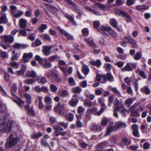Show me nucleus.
I'll use <instances>...</instances> for the list:
<instances>
[{"instance_id": "27", "label": "nucleus", "mask_w": 151, "mask_h": 151, "mask_svg": "<svg viewBox=\"0 0 151 151\" xmlns=\"http://www.w3.org/2000/svg\"><path fill=\"white\" fill-rule=\"evenodd\" d=\"M73 3L75 4V5H73L71 4L73 6V7L72 8L73 10H74L75 12L77 13L79 15H81L83 14V12L79 9L77 8V5L73 2Z\"/></svg>"}, {"instance_id": "21", "label": "nucleus", "mask_w": 151, "mask_h": 151, "mask_svg": "<svg viewBox=\"0 0 151 151\" xmlns=\"http://www.w3.org/2000/svg\"><path fill=\"white\" fill-rule=\"evenodd\" d=\"M27 20L21 18L19 20V24L22 28H26L27 24Z\"/></svg>"}, {"instance_id": "54", "label": "nucleus", "mask_w": 151, "mask_h": 151, "mask_svg": "<svg viewBox=\"0 0 151 151\" xmlns=\"http://www.w3.org/2000/svg\"><path fill=\"white\" fill-rule=\"evenodd\" d=\"M115 12L116 15L122 16L123 14H124L125 12L120 9H117L115 10Z\"/></svg>"}, {"instance_id": "22", "label": "nucleus", "mask_w": 151, "mask_h": 151, "mask_svg": "<svg viewBox=\"0 0 151 151\" xmlns=\"http://www.w3.org/2000/svg\"><path fill=\"white\" fill-rule=\"evenodd\" d=\"M37 76L36 73L33 70L27 71L26 74V76L27 77L34 78Z\"/></svg>"}, {"instance_id": "46", "label": "nucleus", "mask_w": 151, "mask_h": 151, "mask_svg": "<svg viewBox=\"0 0 151 151\" xmlns=\"http://www.w3.org/2000/svg\"><path fill=\"white\" fill-rule=\"evenodd\" d=\"M35 81L34 79L30 78L24 80V83L27 84H31L34 83Z\"/></svg>"}, {"instance_id": "23", "label": "nucleus", "mask_w": 151, "mask_h": 151, "mask_svg": "<svg viewBox=\"0 0 151 151\" xmlns=\"http://www.w3.org/2000/svg\"><path fill=\"white\" fill-rule=\"evenodd\" d=\"M139 109H137L136 110H133L128 111V112H131V116L138 117L140 116V114L139 113Z\"/></svg>"}, {"instance_id": "25", "label": "nucleus", "mask_w": 151, "mask_h": 151, "mask_svg": "<svg viewBox=\"0 0 151 151\" xmlns=\"http://www.w3.org/2000/svg\"><path fill=\"white\" fill-rule=\"evenodd\" d=\"M89 68L86 65H84L82 66V71L85 76L87 75L89 72Z\"/></svg>"}, {"instance_id": "5", "label": "nucleus", "mask_w": 151, "mask_h": 151, "mask_svg": "<svg viewBox=\"0 0 151 151\" xmlns=\"http://www.w3.org/2000/svg\"><path fill=\"white\" fill-rule=\"evenodd\" d=\"M105 106L104 104L102 105L101 108L99 111H97V109L96 107H93L91 109H90L91 111V113L93 114L100 116L104 112V110L105 109Z\"/></svg>"}, {"instance_id": "33", "label": "nucleus", "mask_w": 151, "mask_h": 151, "mask_svg": "<svg viewBox=\"0 0 151 151\" xmlns=\"http://www.w3.org/2000/svg\"><path fill=\"white\" fill-rule=\"evenodd\" d=\"M23 11L19 10L17 11V13H15V12H14V13L12 14L14 17L17 18L21 16L23 14Z\"/></svg>"}, {"instance_id": "18", "label": "nucleus", "mask_w": 151, "mask_h": 151, "mask_svg": "<svg viewBox=\"0 0 151 151\" xmlns=\"http://www.w3.org/2000/svg\"><path fill=\"white\" fill-rule=\"evenodd\" d=\"M7 21L8 20L6 14L0 12V24L6 23Z\"/></svg>"}, {"instance_id": "24", "label": "nucleus", "mask_w": 151, "mask_h": 151, "mask_svg": "<svg viewBox=\"0 0 151 151\" xmlns=\"http://www.w3.org/2000/svg\"><path fill=\"white\" fill-rule=\"evenodd\" d=\"M90 64L94 66H96L97 67H99L101 65V62L100 60L99 59L96 61H91L90 62Z\"/></svg>"}, {"instance_id": "3", "label": "nucleus", "mask_w": 151, "mask_h": 151, "mask_svg": "<svg viewBox=\"0 0 151 151\" xmlns=\"http://www.w3.org/2000/svg\"><path fill=\"white\" fill-rule=\"evenodd\" d=\"M97 31L101 33L102 34L106 36L109 35L108 33L110 34L111 35L114 37L116 36V34L112 29H97Z\"/></svg>"}, {"instance_id": "35", "label": "nucleus", "mask_w": 151, "mask_h": 151, "mask_svg": "<svg viewBox=\"0 0 151 151\" xmlns=\"http://www.w3.org/2000/svg\"><path fill=\"white\" fill-rule=\"evenodd\" d=\"M102 129V128L99 125L94 124L91 128V129L94 130L96 132H99Z\"/></svg>"}, {"instance_id": "50", "label": "nucleus", "mask_w": 151, "mask_h": 151, "mask_svg": "<svg viewBox=\"0 0 151 151\" xmlns=\"http://www.w3.org/2000/svg\"><path fill=\"white\" fill-rule=\"evenodd\" d=\"M110 23L113 27L116 28L117 27V22L115 19H112L110 20Z\"/></svg>"}, {"instance_id": "30", "label": "nucleus", "mask_w": 151, "mask_h": 151, "mask_svg": "<svg viewBox=\"0 0 151 151\" xmlns=\"http://www.w3.org/2000/svg\"><path fill=\"white\" fill-rule=\"evenodd\" d=\"M42 42L39 38L37 39L35 41V43H33L32 44V47H35L39 46L42 45Z\"/></svg>"}, {"instance_id": "10", "label": "nucleus", "mask_w": 151, "mask_h": 151, "mask_svg": "<svg viewBox=\"0 0 151 151\" xmlns=\"http://www.w3.org/2000/svg\"><path fill=\"white\" fill-rule=\"evenodd\" d=\"M53 46L51 45L49 46H44L42 47V51L43 54L45 56L49 55L51 53L50 50L52 48Z\"/></svg>"}, {"instance_id": "19", "label": "nucleus", "mask_w": 151, "mask_h": 151, "mask_svg": "<svg viewBox=\"0 0 151 151\" xmlns=\"http://www.w3.org/2000/svg\"><path fill=\"white\" fill-rule=\"evenodd\" d=\"M133 69L131 67V63H128L126 65L121 68V70L123 72L131 71L133 70Z\"/></svg>"}, {"instance_id": "38", "label": "nucleus", "mask_w": 151, "mask_h": 151, "mask_svg": "<svg viewBox=\"0 0 151 151\" xmlns=\"http://www.w3.org/2000/svg\"><path fill=\"white\" fill-rule=\"evenodd\" d=\"M122 17H124L126 21L127 22H129L131 21L132 20L131 17L125 12L123 14V15Z\"/></svg>"}, {"instance_id": "26", "label": "nucleus", "mask_w": 151, "mask_h": 151, "mask_svg": "<svg viewBox=\"0 0 151 151\" xmlns=\"http://www.w3.org/2000/svg\"><path fill=\"white\" fill-rule=\"evenodd\" d=\"M140 91L144 93L149 95L150 94V90L149 88L147 86H144L143 88H142Z\"/></svg>"}, {"instance_id": "28", "label": "nucleus", "mask_w": 151, "mask_h": 151, "mask_svg": "<svg viewBox=\"0 0 151 151\" xmlns=\"http://www.w3.org/2000/svg\"><path fill=\"white\" fill-rule=\"evenodd\" d=\"M65 17L71 21L72 24L74 26L77 25V24L74 20V18L73 16H71L68 14H66L65 15Z\"/></svg>"}, {"instance_id": "63", "label": "nucleus", "mask_w": 151, "mask_h": 151, "mask_svg": "<svg viewBox=\"0 0 151 151\" xmlns=\"http://www.w3.org/2000/svg\"><path fill=\"white\" fill-rule=\"evenodd\" d=\"M104 68H106L107 70H109L111 69V65L110 63H105L104 65Z\"/></svg>"}, {"instance_id": "61", "label": "nucleus", "mask_w": 151, "mask_h": 151, "mask_svg": "<svg viewBox=\"0 0 151 151\" xmlns=\"http://www.w3.org/2000/svg\"><path fill=\"white\" fill-rule=\"evenodd\" d=\"M4 76L5 80L6 81H9L10 75L8 73L5 72L4 74Z\"/></svg>"}, {"instance_id": "62", "label": "nucleus", "mask_w": 151, "mask_h": 151, "mask_svg": "<svg viewBox=\"0 0 151 151\" xmlns=\"http://www.w3.org/2000/svg\"><path fill=\"white\" fill-rule=\"evenodd\" d=\"M122 142L124 144L127 143L128 144H130L131 143V141L129 140L127 138L124 137L122 139Z\"/></svg>"}, {"instance_id": "60", "label": "nucleus", "mask_w": 151, "mask_h": 151, "mask_svg": "<svg viewBox=\"0 0 151 151\" xmlns=\"http://www.w3.org/2000/svg\"><path fill=\"white\" fill-rule=\"evenodd\" d=\"M85 111V109H84L81 106H79L77 109V112L79 114H83V112Z\"/></svg>"}, {"instance_id": "55", "label": "nucleus", "mask_w": 151, "mask_h": 151, "mask_svg": "<svg viewBox=\"0 0 151 151\" xmlns=\"http://www.w3.org/2000/svg\"><path fill=\"white\" fill-rule=\"evenodd\" d=\"M53 128L55 130L60 132V131H62L63 130V128L61 126L57 125H55L53 126Z\"/></svg>"}, {"instance_id": "15", "label": "nucleus", "mask_w": 151, "mask_h": 151, "mask_svg": "<svg viewBox=\"0 0 151 151\" xmlns=\"http://www.w3.org/2000/svg\"><path fill=\"white\" fill-rule=\"evenodd\" d=\"M30 106L29 104H27L25 107L26 110L27 111L28 114L29 115L32 116H35V113L33 108H30Z\"/></svg>"}, {"instance_id": "41", "label": "nucleus", "mask_w": 151, "mask_h": 151, "mask_svg": "<svg viewBox=\"0 0 151 151\" xmlns=\"http://www.w3.org/2000/svg\"><path fill=\"white\" fill-rule=\"evenodd\" d=\"M127 126V124L123 122H119L117 126V129H121L122 128H125Z\"/></svg>"}, {"instance_id": "20", "label": "nucleus", "mask_w": 151, "mask_h": 151, "mask_svg": "<svg viewBox=\"0 0 151 151\" xmlns=\"http://www.w3.org/2000/svg\"><path fill=\"white\" fill-rule=\"evenodd\" d=\"M115 130V127L114 126H111L108 127L106 129V132L104 134L105 136L108 135H110L111 133Z\"/></svg>"}, {"instance_id": "52", "label": "nucleus", "mask_w": 151, "mask_h": 151, "mask_svg": "<svg viewBox=\"0 0 151 151\" xmlns=\"http://www.w3.org/2000/svg\"><path fill=\"white\" fill-rule=\"evenodd\" d=\"M50 88L51 91L53 93H55L58 90L56 86L53 84H51L50 85Z\"/></svg>"}, {"instance_id": "32", "label": "nucleus", "mask_w": 151, "mask_h": 151, "mask_svg": "<svg viewBox=\"0 0 151 151\" xmlns=\"http://www.w3.org/2000/svg\"><path fill=\"white\" fill-rule=\"evenodd\" d=\"M23 11L19 10L17 11V13H15V12H14V13L12 14L14 17L17 18L21 16L23 14Z\"/></svg>"}, {"instance_id": "34", "label": "nucleus", "mask_w": 151, "mask_h": 151, "mask_svg": "<svg viewBox=\"0 0 151 151\" xmlns=\"http://www.w3.org/2000/svg\"><path fill=\"white\" fill-rule=\"evenodd\" d=\"M72 91L73 93H78L81 92L82 89L80 87L77 86L73 88Z\"/></svg>"}, {"instance_id": "39", "label": "nucleus", "mask_w": 151, "mask_h": 151, "mask_svg": "<svg viewBox=\"0 0 151 151\" xmlns=\"http://www.w3.org/2000/svg\"><path fill=\"white\" fill-rule=\"evenodd\" d=\"M136 7V9L138 10H146L149 8V7L148 6L145 5L137 6Z\"/></svg>"}, {"instance_id": "16", "label": "nucleus", "mask_w": 151, "mask_h": 151, "mask_svg": "<svg viewBox=\"0 0 151 151\" xmlns=\"http://www.w3.org/2000/svg\"><path fill=\"white\" fill-rule=\"evenodd\" d=\"M33 54L31 53H29L28 54L25 53H24L22 58L24 62L25 63H27L28 62L29 60L27 58H30L32 57Z\"/></svg>"}, {"instance_id": "37", "label": "nucleus", "mask_w": 151, "mask_h": 151, "mask_svg": "<svg viewBox=\"0 0 151 151\" xmlns=\"http://www.w3.org/2000/svg\"><path fill=\"white\" fill-rule=\"evenodd\" d=\"M17 90V87L16 84H13L11 91V93L12 95L14 96H17L15 94Z\"/></svg>"}, {"instance_id": "4", "label": "nucleus", "mask_w": 151, "mask_h": 151, "mask_svg": "<svg viewBox=\"0 0 151 151\" xmlns=\"http://www.w3.org/2000/svg\"><path fill=\"white\" fill-rule=\"evenodd\" d=\"M79 97L76 94H74L72 96L71 99L69 101V104L71 107H75L79 102Z\"/></svg>"}, {"instance_id": "2", "label": "nucleus", "mask_w": 151, "mask_h": 151, "mask_svg": "<svg viewBox=\"0 0 151 151\" xmlns=\"http://www.w3.org/2000/svg\"><path fill=\"white\" fill-rule=\"evenodd\" d=\"M5 123L0 124V131L1 132L8 133L12 129L13 123L10 121H8L6 124Z\"/></svg>"}, {"instance_id": "53", "label": "nucleus", "mask_w": 151, "mask_h": 151, "mask_svg": "<svg viewBox=\"0 0 151 151\" xmlns=\"http://www.w3.org/2000/svg\"><path fill=\"white\" fill-rule=\"evenodd\" d=\"M35 59L37 61H39L40 64H42V62L44 60V59L41 58L39 55H36Z\"/></svg>"}, {"instance_id": "14", "label": "nucleus", "mask_w": 151, "mask_h": 151, "mask_svg": "<svg viewBox=\"0 0 151 151\" xmlns=\"http://www.w3.org/2000/svg\"><path fill=\"white\" fill-rule=\"evenodd\" d=\"M84 41L92 48H96L97 47L93 41L89 38H84Z\"/></svg>"}, {"instance_id": "47", "label": "nucleus", "mask_w": 151, "mask_h": 151, "mask_svg": "<svg viewBox=\"0 0 151 151\" xmlns=\"http://www.w3.org/2000/svg\"><path fill=\"white\" fill-rule=\"evenodd\" d=\"M24 96L27 99V102L29 104H30L32 102L31 96L29 94L26 93L24 95Z\"/></svg>"}, {"instance_id": "49", "label": "nucleus", "mask_w": 151, "mask_h": 151, "mask_svg": "<svg viewBox=\"0 0 151 151\" xmlns=\"http://www.w3.org/2000/svg\"><path fill=\"white\" fill-rule=\"evenodd\" d=\"M13 55L11 58V60L12 61H14L15 60H17L18 59V57L17 56L18 53L16 52L15 50L13 51Z\"/></svg>"}, {"instance_id": "56", "label": "nucleus", "mask_w": 151, "mask_h": 151, "mask_svg": "<svg viewBox=\"0 0 151 151\" xmlns=\"http://www.w3.org/2000/svg\"><path fill=\"white\" fill-rule=\"evenodd\" d=\"M68 82L69 84L71 86H74L76 85V83L73 78L70 77L68 79Z\"/></svg>"}, {"instance_id": "9", "label": "nucleus", "mask_w": 151, "mask_h": 151, "mask_svg": "<svg viewBox=\"0 0 151 151\" xmlns=\"http://www.w3.org/2000/svg\"><path fill=\"white\" fill-rule=\"evenodd\" d=\"M131 128L133 129L132 135L135 137H139L140 135L138 130V127L136 124H133L131 126Z\"/></svg>"}, {"instance_id": "57", "label": "nucleus", "mask_w": 151, "mask_h": 151, "mask_svg": "<svg viewBox=\"0 0 151 151\" xmlns=\"http://www.w3.org/2000/svg\"><path fill=\"white\" fill-rule=\"evenodd\" d=\"M109 121L108 119L107 118H103L101 122V125L103 126L106 125L108 124Z\"/></svg>"}, {"instance_id": "40", "label": "nucleus", "mask_w": 151, "mask_h": 151, "mask_svg": "<svg viewBox=\"0 0 151 151\" xmlns=\"http://www.w3.org/2000/svg\"><path fill=\"white\" fill-rule=\"evenodd\" d=\"M142 56V52H137L136 53L135 56L134 57V59L136 60H139L141 58Z\"/></svg>"}, {"instance_id": "58", "label": "nucleus", "mask_w": 151, "mask_h": 151, "mask_svg": "<svg viewBox=\"0 0 151 151\" xmlns=\"http://www.w3.org/2000/svg\"><path fill=\"white\" fill-rule=\"evenodd\" d=\"M41 145L45 147H50L47 142L44 139H42L41 141Z\"/></svg>"}, {"instance_id": "13", "label": "nucleus", "mask_w": 151, "mask_h": 151, "mask_svg": "<svg viewBox=\"0 0 151 151\" xmlns=\"http://www.w3.org/2000/svg\"><path fill=\"white\" fill-rule=\"evenodd\" d=\"M64 106L63 104L58 103L54 109V111L57 113L61 114L62 113V110L63 109Z\"/></svg>"}, {"instance_id": "31", "label": "nucleus", "mask_w": 151, "mask_h": 151, "mask_svg": "<svg viewBox=\"0 0 151 151\" xmlns=\"http://www.w3.org/2000/svg\"><path fill=\"white\" fill-rule=\"evenodd\" d=\"M135 72L136 73H138L139 76L145 79L146 78V76L144 71L141 70L140 69H138L137 70H135Z\"/></svg>"}, {"instance_id": "44", "label": "nucleus", "mask_w": 151, "mask_h": 151, "mask_svg": "<svg viewBox=\"0 0 151 151\" xmlns=\"http://www.w3.org/2000/svg\"><path fill=\"white\" fill-rule=\"evenodd\" d=\"M42 136V134L41 132H38L37 133L33 134L32 136L33 139H39L40 137Z\"/></svg>"}, {"instance_id": "7", "label": "nucleus", "mask_w": 151, "mask_h": 151, "mask_svg": "<svg viewBox=\"0 0 151 151\" xmlns=\"http://www.w3.org/2000/svg\"><path fill=\"white\" fill-rule=\"evenodd\" d=\"M102 77L104 79V83H106L107 81L112 82L114 81V77L110 72L107 73L106 75L103 74Z\"/></svg>"}, {"instance_id": "36", "label": "nucleus", "mask_w": 151, "mask_h": 151, "mask_svg": "<svg viewBox=\"0 0 151 151\" xmlns=\"http://www.w3.org/2000/svg\"><path fill=\"white\" fill-rule=\"evenodd\" d=\"M58 68L61 70V71L63 73L64 75L66 76H68V72L67 68L65 67L61 66H58Z\"/></svg>"}, {"instance_id": "48", "label": "nucleus", "mask_w": 151, "mask_h": 151, "mask_svg": "<svg viewBox=\"0 0 151 151\" xmlns=\"http://www.w3.org/2000/svg\"><path fill=\"white\" fill-rule=\"evenodd\" d=\"M60 96L63 97H66L69 96V93L67 90H62L60 93Z\"/></svg>"}, {"instance_id": "64", "label": "nucleus", "mask_w": 151, "mask_h": 151, "mask_svg": "<svg viewBox=\"0 0 151 151\" xmlns=\"http://www.w3.org/2000/svg\"><path fill=\"white\" fill-rule=\"evenodd\" d=\"M93 24L94 27L97 28L99 27L100 25V23L98 21H95L93 22Z\"/></svg>"}, {"instance_id": "29", "label": "nucleus", "mask_w": 151, "mask_h": 151, "mask_svg": "<svg viewBox=\"0 0 151 151\" xmlns=\"http://www.w3.org/2000/svg\"><path fill=\"white\" fill-rule=\"evenodd\" d=\"M84 104L85 106L89 107H92L93 105V103L92 101H89L86 99L84 100Z\"/></svg>"}, {"instance_id": "1", "label": "nucleus", "mask_w": 151, "mask_h": 151, "mask_svg": "<svg viewBox=\"0 0 151 151\" xmlns=\"http://www.w3.org/2000/svg\"><path fill=\"white\" fill-rule=\"evenodd\" d=\"M14 135L11 133L9 136V140L5 144L6 148H11L15 146L20 141V139L17 137H13Z\"/></svg>"}, {"instance_id": "43", "label": "nucleus", "mask_w": 151, "mask_h": 151, "mask_svg": "<svg viewBox=\"0 0 151 151\" xmlns=\"http://www.w3.org/2000/svg\"><path fill=\"white\" fill-rule=\"evenodd\" d=\"M49 10L53 14H55L57 12V9L54 6L50 5L49 6Z\"/></svg>"}, {"instance_id": "11", "label": "nucleus", "mask_w": 151, "mask_h": 151, "mask_svg": "<svg viewBox=\"0 0 151 151\" xmlns=\"http://www.w3.org/2000/svg\"><path fill=\"white\" fill-rule=\"evenodd\" d=\"M114 104L116 105L115 107L114 108V110L115 111H119L120 108L123 107V105L120 102L117 98H116L115 100Z\"/></svg>"}, {"instance_id": "12", "label": "nucleus", "mask_w": 151, "mask_h": 151, "mask_svg": "<svg viewBox=\"0 0 151 151\" xmlns=\"http://www.w3.org/2000/svg\"><path fill=\"white\" fill-rule=\"evenodd\" d=\"M4 41L6 43L9 42V44L12 43L14 40V38L11 35H5L3 36Z\"/></svg>"}, {"instance_id": "6", "label": "nucleus", "mask_w": 151, "mask_h": 151, "mask_svg": "<svg viewBox=\"0 0 151 151\" xmlns=\"http://www.w3.org/2000/svg\"><path fill=\"white\" fill-rule=\"evenodd\" d=\"M124 39L126 42L129 43L131 44L133 48H135L137 47L136 41L131 37L129 36H125Z\"/></svg>"}, {"instance_id": "17", "label": "nucleus", "mask_w": 151, "mask_h": 151, "mask_svg": "<svg viewBox=\"0 0 151 151\" xmlns=\"http://www.w3.org/2000/svg\"><path fill=\"white\" fill-rule=\"evenodd\" d=\"M27 46L25 44H22L20 43H16L13 45L14 48L19 50L21 49H24L27 47Z\"/></svg>"}, {"instance_id": "45", "label": "nucleus", "mask_w": 151, "mask_h": 151, "mask_svg": "<svg viewBox=\"0 0 151 151\" xmlns=\"http://www.w3.org/2000/svg\"><path fill=\"white\" fill-rule=\"evenodd\" d=\"M43 67L45 68H48L51 67L52 65L50 62H48L47 59H45V63L43 65Z\"/></svg>"}, {"instance_id": "42", "label": "nucleus", "mask_w": 151, "mask_h": 151, "mask_svg": "<svg viewBox=\"0 0 151 151\" xmlns=\"http://www.w3.org/2000/svg\"><path fill=\"white\" fill-rule=\"evenodd\" d=\"M42 97L41 96H39L38 98V99L39 100L38 108L39 109H42L44 107V106L42 101Z\"/></svg>"}, {"instance_id": "59", "label": "nucleus", "mask_w": 151, "mask_h": 151, "mask_svg": "<svg viewBox=\"0 0 151 151\" xmlns=\"http://www.w3.org/2000/svg\"><path fill=\"white\" fill-rule=\"evenodd\" d=\"M133 101V100L131 98H127V99L125 101V104L126 105H129V106L130 105L132 104Z\"/></svg>"}, {"instance_id": "8", "label": "nucleus", "mask_w": 151, "mask_h": 151, "mask_svg": "<svg viewBox=\"0 0 151 151\" xmlns=\"http://www.w3.org/2000/svg\"><path fill=\"white\" fill-rule=\"evenodd\" d=\"M108 144V142L106 141H102L99 143L97 145L98 151H105L106 150L103 149L106 147Z\"/></svg>"}, {"instance_id": "51", "label": "nucleus", "mask_w": 151, "mask_h": 151, "mask_svg": "<svg viewBox=\"0 0 151 151\" xmlns=\"http://www.w3.org/2000/svg\"><path fill=\"white\" fill-rule=\"evenodd\" d=\"M111 90L114 92V94L116 96H121V94L120 92L117 89V88H112L111 89Z\"/></svg>"}]
</instances>
